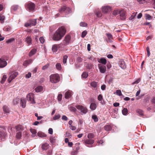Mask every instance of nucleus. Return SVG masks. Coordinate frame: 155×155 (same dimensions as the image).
Instances as JSON below:
<instances>
[{"instance_id":"obj_28","label":"nucleus","mask_w":155,"mask_h":155,"mask_svg":"<svg viewBox=\"0 0 155 155\" xmlns=\"http://www.w3.org/2000/svg\"><path fill=\"white\" fill-rule=\"evenodd\" d=\"M136 112L140 116L143 115V112L142 110L140 109H137L136 110Z\"/></svg>"},{"instance_id":"obj_23","label":"nucleus","mask_w":155,"mask_h":155,"mask_svg":"<svg viewBox=\"0 0 155 155\" xmlns=\"http://www.w3.org/2000/svg\"><path fill=\"white\" fill-rule=\"evenodd\" d=\"M35 91L37 92H39L42 91L43 87L42 86H39L35 88Z\"/></svg>"},{"instance_id":"obj_27","label":"nucleus","mask_w":155,"mask_h":155,"mask_svg":"<svg viewBox=\"0 0 155 155\" xmlns=\"http://www.w3.org/2000/svg\"><path fill=\"white\" fill-rule=\"evenodd\" d=\"M36 51V50L35 49H32L29 53V56L30 57L32 56L33 54L35 53Z\"/></svg>"},{"instance_id":"obj_17","label":"nucleus","mask_w":155,"mask_h":155,"mask_svg":"<svg viewBox=\"0 0 155 155\" xmlns=\"http://www.w3.org/2000/svg\"><path fill=\"white\" fill-rule=\"evenodd\" d=\"M98 62L104 65L106 64L107 63L106 60L104 58H101L100 59L98 60Z\"/></svg>"},{"instance_id":"obj_49","label":"nucleus","mask_w":155,"mask_h":155,"mask_svg":"<svg viewBox=\"0 0 155 155\" xmlns=\"http://www.w3.org/2000/svg\"><path fill=\"white\" fill-rule=\"evenodd\" d=\"M106 35H107L109 39H110L112 38V35L110 33H106Z\"/></svg>"},{"instance_id":"obj_7","label":"nucleus","mask_w":155,"mask_h":155,"mask_svg":"<svg viewBox=\"0 0 155 155\" xmlns=\"http://www.w3.org/2000/svg\"><path fill=\"white\" fill-rule=\"evenodd\" d=\"M34 94L32 93H29L26 96V98L28 101L30 102L31 103L34 104L35 103L34 99Z\"/></svg>"},{"instance_id":"obj_24","label":"nucleus","mask_w":155,"mask_h":155,"mask_svg":"<svg viewBox=\"0 0 155 155\" xmlns=\"http://www.w3.org/2000/svg\"><path fill=\"white\" fill-rule=\"evenodd\" d=\"M21 101L22 107L23 108L25 107L26 106V101L24 99H21Z\"/></svg>"},{"instance_id":"obj_21","label":"nucleus","mask_w":155,"mask_h":155,"mask_svg":"<svg viewBox=\"0 0 155 155\" xmlns=\"http://www.w3.org/2000/svg\"><path fill=\"white\" fill-rule=\"evenodd\" d=\"M84 143L86 144H92L94 143V140L92 139H87L84 141Z\"/></svg>"},{"instance_id":"obj_5","label":"nucleus","mask_w":155,"mask_h":155,"mask_svg":"<svg viewBox=\"0 0 155 155\" xmlns=\"http://www.w3.org/2000/svg\"><path fill=\"white\" fill-rule=\"evenodd\" d=\"M25 7L27 10L29 11H31L35 9V5L34 3L31 2H29L25 4Z\"/></svg>"},{"instance_id":"obj_10","label":"nucleus","mask_w":155,"mask_h":155,"mask_svg":"<svg viewBox=\"0 0 155 155\" xmlns=\"http://www.w3.org/2000/svg\"><path fill=\"white\" fill-rule=\"evenodd\" d=\"M98 67L101 73L104 74L106 72V68L104 65L99 64H98Z\"/></svg>"},{"instance_id":"obj_6","label":"nucleus","mask_w":155,"mask_h":155,"mask_svg":"<svg viewBox=\"0 0 155 155\" xmlns=\"http://www.w3.org/2000/svg\"><path fill=\"white\" fill-rule=\"evenodd\" d=\"M18 72L17 71H12L9 73V76L8 79V83L11 82V81L18 75Z\"/></svg>"},{"instance_id":"obj_12","label":"nucleus","mask_w":155,"mask_h":155,"mask_svg":"<svg viewBox=\"0 0 155 155\" xmlns=\"http://www.w3.org/2000/svg\"><path fill=\"white\" fill-rule=\"evenodd\" d=\"M111 10L110 7L108 6H106L103 7L102 8L103 12L106 13L110 12Z\"/></svg>"},{"instance_id":"obj_33","label":"nucleus","mask_w":155,"mask_h":155,"mask_svg":"<svg viewBox=\"0 0 155 155\" xmlns=\"http://www.w3.org/2000/svg\"><path fill=\"white\" fill-rule=\"evenodd\" d=\"M61 117V116L60 115L58 114H55L54 116L53 117V119L54 120H56L60 118Z\"/></svg>"},{"instance_id":"obj_50","label":"nucleus","mask_w":155,"mask_h":155,"mask_svg":"<svg viewBox=\"0 0 155 155\" xmlns=\"http://www.w3.org/2000/svg\"><path fill=\"white\" fill-rule=\"evenodd\" d=\"M14 40V39L13 38H11L8 40L6 42L8 44H9L10 43H11Z\"/></svg>"},{"instance_id":"obj_4","label":"nucleus","mask_w":155,"mask_h":155,"mask_svg":"<svg viewBox=\"0 0 155 155\" xmlns=\"http://www.w3.org/2000/svg\"><path fill=\"white\" fill-rule=\"evenodd\" d=\"M71 42V37L69 35H67L65 37L62 43H60L62 46H65Z\"/></svg>"},{"instance_id":"obj_20","label":"nucleus","mask_w":155,"mask_h":155,"mask_svg":"<svg viewBox=\"0 0 155 155\" xmlns=\"http://www.w3.org/2000/svg\"><path fill=\"white\" fill-rule=\"evenodd\" d=\"M97 105L96 104L92 103L91 104L90 108L92 110H94L96 108Z\"/></svg>"},{"instance_id":"obj_61","label":"nucleus","mask_w":155,"mask_h":155,"mask_svg":"<svg viewBox=\"0 0 155 155\" xmlns=\"http://www.w3.org/2000/svg\"><path fill=\"white\" fill-rule=\"evenodd\" d=\"M30 130L31 133L33 134H35L37 133L35 129H31Z\"/></svg>"},{"instance_id":"obj_40","label":"nucleus","mask_w":155,"mask_h":155,"mask_svg":"<svg viewBox=\"0 0 155 155\" xmlns=\"http://www.w3.org/2000/svg\"><path fill=\"white\" fill-rule=\"evenodd\" d=\"M91 85L92 87H96L97 86V83L96 82L93 81L91 83Z\"/></svg>"},{"instance_id":"obj_58","label":"nucleus","mask_w":155,"mask_h":155,"mask_svg":"<svg viewBox=\"0 0 155 155\" xmlns=\"http://www.w3.org/2000/svg\"><path fill=\"white\" fill-rule=\"evenodd\" d=\"M48 133L50 134H53V129L51 128H50L48 129Z\"/></svg>"},{"instance_id":"obj_36","label":"nucleus","mask_w":155,"mask_h":155,"mask_svg":"<svg viewBox=\"0 0 155 155\" xmlns=\"http://www.w3.org/2000/svg\"><path fill=\"white\" fill-rule=\"evenodd\" d=\"M6 76L5 75H4L2 78V80L1 81V82L2 84H3L4 83L5 81L6 80Z\"/></svg>"},{"instance_id":"obj_15","label":"nucleus","mask_w":155,"mask_h":155,"mask_svg":"<svg viewBox=\"0 0 155 155\" xmlns=\"http://www.w3.org/2000/svg\"><path fill=\"white\" fill-rule=\"evenodd\" d=\"M120 14V18L122 20H124L126 18L125 15V12L123 10L120 11L119 12Z\"/></svg>"},{"instance_id":"obj_25","label":"nucleus","mask_w":155,"mask_h":155,"mask_svg":"<svg viewBox=\"0 0 155 155\" xmlns=\"http://www.w3.org/2000/svg\"><path fill=\"white\" fill-rule=\"evenodd\" d=\"M3 109L5 113L8 114L9 113V110L8 107L7 106H4Z\"/></svg>"},{"instance_id":"obj_48","label":"nucleus","mask_w":155,"mask_h":155,"mask_svg":"<svg viewBox=\"0 0 155 155\" xmlns=\"http://www.w3.org/2000/svg\"><path fill=\"white\" fill-rule=\"evenodd\" d=\"M116 94L117 95H118L119 96L122 95V94L121 93V92L120 90H118L116 91Z\"/></svg>"},{"instance_id":"obj_54","label":"nucleus","mask_w":155,"mask_h":155,"mask_svg":"<svg viewBox=\"0 0 155 155\" xmlns=\"http://www.w3.org/2000/svg\"><path fill=\"white\" fill-rule=\"evenodd\" d=\"M62 97V95L61 94H59L58 96V101H60L61 100Z\"/></svg>"},{"instance_id":"obj_31","label":"nucleus","mask_w":155,"mask_h":155,"mask_svg":"<svg viewBox=\"0 0 155 155\" xmlns=\"http://www.w3.org/2000/svg\"><path fill=\"white\" fill-rule=\"evenodd\" d=\"M104 129L107 131H109L111 129V127L109 125H106L104 127Z\"/></svg>"},{"instance_id":"obj_62","label":"nucleus","mask_w":155,"mask_h":155,"mask_svg":"<svg viewBox=\"0 0 155 155\" xmlns=\"http://www.w3.org/2000/svg\"><path fill=\"white\" fill-rule=\"evenodd\" d=\"M5 19V17L3 15H0V21H3Z\"/></svg>"},{"instance_id":"obj_51","label":"nucleus","mask_w":155,"mask_h":155,"mask_svg":"<svg viewBox=\"0 0 155 155\" xmlns=\"http://www.w3.org/2000/svg\"><path fill=\"white\" fill-rule=\"evenodd\" d=\"M39 40L42 44H43L45 41V40L43 37H41L39 38Z\"/></svg>"},{"instance_id":"obj_9","label":"nucleus","mask_w":155,"mask_h":155,"mask_svg":"<svg viewBox=\"0 0 155 155\" xmlns=\"http://www.w3.org/2000/svg\"><path fill=\"white\" fill-rule=\"evenodd\" d=\"M60 12H64L66 14H68L71 12V9L68 7H66L65 5H64L63 7L59 9Z\"/></svg>"},{"instance_id":"obj_37","label":"nucleus","mask_w":155,"mask_h":155,"mask_svg":"<svg viewBox=\"0 0 155 155\" xmlns=\"http://www.w3.org/2000/svg\"><path fill=\"white\" fill-rule=\"evenodd\" d=\"M88 76V74L86 72H84L81 75L82 77L84 78H87Z\"/></svg>"},{"instance_id":"obj_30","label":"nucleus","mask_w":155,"mask_h":155,"mask_svg":"<svg viewBox=\"0 0 155 155\" xmlns=\"http://www.w3.org/2000/svg\"><path fill=\"white\" fill-rule=\"evenodd\" d=\"M21 133L20 131L17 133L16 135V138L18 139H19L21 138Z\"/></svg>"},{"instance_id":"obj_42","label":"nucleus","mask_w":155,"mask_h":155,"mask_svg":"<svg viewBox=\"0 0 155 155\" xmlns=\"http://www.w3.org/2000/svg\"><path fill=\"white\" fill-rule=\"evenodd\" d=\"M87 31H83L81 34V37L82 38H84L87 34Z\"/></svg>"},{"instance_id":"obj_29","label":"nucleus","mask_w":155,"mask_h":155,"mask_svg":"<svg viewBox=\"0 0 155 155\" xmlns=\"http://www.w3.org/2000/svg\"><path fill=\"white\" fill-rule=\"evenodd\" d=\"M92 118L95 122H97L98 120V118L96 115H92Z\"/></svg>"},{"instance_id":"obj_46","label":"nucleus","mask_w":155,"mask_h":155,"mask_svg":"<svg viewBox=\"0 0 155 155\" xmlns=\"http://www.w3.org/2000/svg\"><path fill=\"white\" fill-rule=\"evenodd\" d=\"M5 30L6 31H10L11 29V28L9 26H7L4 28Z\"/></svg>"},{"instance_id":"obj_56","label":"nucleus","mask_w":155,"mask_h":155,"mask_svg":"<svg viewBox=\"0 0 155 155\" xmlns=\"http://www.w3.org/2000/svg\"><path fill=\"white\" fill-rule=\"evenodd\" d=\"M97 16L98 17H100L102 16V14L101 12H97L96 13Z\"/></svg>"},{"instance_id":"obj_47","label":"nucleus","mask_w":155,"mask_h":155,"mask_svg":"<svg viewBox=\"0 0 155 155\" xmlns=\"http://www.w3.org/2000/svg\"><path fill=\"white\" fill-rule=\"evenodd\" d=\"M69 108L70 110L72 112H75L77 110L76 109L73 107H69Z\"/></svg>"},{"instance_id":"obj_19","label":"nucleus","mask_w":155,"mask_h":155,"mask_svg":"<svg viewBox=\"0 0 155 155\" xmlns=\"http://www.w3.org/2000/svg\"><path fill=\"white\" fill-rule=\"evenodd\" d=\"M32 60L31 59L25 61L23 64V65L24 66L26 67L29 64L32 63Z\"/></svg>"},{"instance_id":"obj_43","label":"nucleus","mask_w":155,"mask_h":155,"mask_svg":"<svg viewBox=\"0 0 155 155\" xmlns=\"http://www.w3.org/2000/svg\"><path fill=\"white\" fill-rule=\"evenodd\" d=\"M15 128L17 130H19L22 129V126L21 125L17 126L15 127Z\"/></svg>"},{"instance_id":"obj_13","label":"nucleus","mask_w":155,"mask_h":155,"mask_svg":"<svg viewBox=\"0 0 155 155\" xmlns=\"http://www.w3.org/2000/svg\"><path fill=\"white\" fill-rule=\"evenodd\" d=\"M73 92L71 91H67L65 93V98L66 99H69L71 97Z\"/></svg>"},{"instance_id":"obj_55","label":"nucleus","mask_w":155,"mask_h":155,"mask_svg":"<svg viewBox=\"0 0 155 155\" xmlns=\"http://www.w3.org/2000/svg\"><path fill=\"white\" fill-rule=\"evenodd\" d=\"M147 56L148 57H149L150 55V49L148 47H147Z\"/></svg>"},{"instance_id":"obj_60","label":"nucleus","mask_w":155,"mask_h":155,"mask_svg":"<svg viewBox=\"0 0 155 155\" xmlns=\"http://www.w3.org/2000/svg\"><path fill=\"white\" fill-rule=\"evenodd\" d=\"M31 74L30 72H29L26 75L25 77L27 78H29L31 77Z\"/></svg>"},{"instance_id":"obj_32","label":"nucleus","mask_w":155,"mask_h":155,"mask_svg":"<svg viewBox=\"0 0 155 155\" xmlns=\"http://www.w3.org/2000/svg\"><path fill=\"white\" fill-rule=\"evenodd\" d=\"M127 113L128 110L126 108H124L122 110V113L124 115H127Z\"/></svg>"},{"instance_id":"obj_3","label":"nucleus","mask_w":155,"mask_h":155,"mask_svg":"<svg viewBox=\"0 0 155 155\" xmlns=\"http://www.w3.org/2000/svg\"><path fill=\"white\" fill-rule=\"evenodd\" d=\"M75 107L80 111L81 114H86L88 110L86 107L81 105H76Z\"/></svg>"},{"instance_id":"obj_38","label":"nucleus","mask_w":155,"mask_h":155,"mask_svg":"<svg viewBox=\"0 0 155 155\" xmlns=\"http://www.w3.org/2000/svg\"><path fill=\"white\" fill-rule=\"evenodd\" d=\"M94 134L92 133H89L87 135V138L90 139L94 138Z\"/></svg>"},{"instance_id":"obj_44","label":"nucleus","mask_w":155,"mask_h":155,"mask_svg":"<svg viewBox=\"0 0 155 155\" xmlns=\"http://www.w3.org/2000/svg\"><path fill=\"white\" fill-rule=\"evenodd\" d=\"M80 25L81 27H86L87 25V24L85 22H81Z\"/></svg>"},{"instance_id":"obj_2","label":"nucleus","mask_w":155,"mask_h":155,"mask_svg":"<svg viewBox=\"0 0 155 155\" xmlns=\"http://www.w3.org/2000/svg\"><path fill=\"white\" fill-rule=\"evenodd\" d=\"M60 77L58 74H56L51 75L50 77V81L52 83H55L59 81Z\"/></svg>"},{"instance_id":"obj_41","label":"nucleus","mask_w":155,"mask_h":155,"mask_svg":"<svg viewBox=\"0 0 155 155\" xmlns=\"http://www.w3.org/2000/svg\"><path fill=\"white\" fill-rule=\"evenodd\" d=\"M18 8V6L17 5H14L12 6L11 7V9L14 10L16 11Z\"/></svg>"},{"instance_id":"obj_11","label":"nucleus","mask_w":155,"mask_h":155,"mask_svg":"<svg viewBox=\"0 0 155 155\" xmlns=\"http://www.w3.org/2000/svg\"><path fill=\"white\" fill-rule=\"evenodd\" d=\"M62 46L61 44H59L58 45H53L52 48V50L53 52H56L58 48H59Z\"/></svg>"},{"instance_id":"obj_22","label":"nucleus","mask_w":155,"mask_h":155,"mask_svg":"<svg viewBox=\"0 0 155 155\" xmlns=\"http://www.w3.org/2000/svg\"><path fill=\"white\" fill-rule=\"evenodd\" d=\"M120 67L122 69H124L126 68V66L124 61H121L119 63Z\"/></svg>"},{"instance_id":"obj_57","label":"nucleus","mask_w":155,"mask_h":155,"mask_svg":"<svg viewBox=\"0 0 155 155\" xmlns=\"http://www.w3.org/2000/svg\"><path fill=\"white\" fill-rule=\"evenodd\" d=\"M62 119L63 120H64L67 121L68 120L67 117L65 115H63L62 117Z\"/></svg>"},{"instance_id":"obj_26","label":"nucleus","mask_w":155,"mask_h":155,"mask_svg":"<svg viewBox=\"0 0 155 155\" xmlns=\"http://www.w3.org/2000/svg\"><path fill=\"white\" fill-rule=\"evenodd\" d=\"M48 148V145L47 143H45L42 145V148L43 150H46Z\"/></svg>"},{"instance_id":"obj_64","label":"nucleus","mask_w":155,"mask_h":155,"mask_svg":"<svg viewBox=\"0 0 155 155\" xmlns=\"http://www.w3.org/2000/svg\"><path fill=\"white\" fill-rule=\"evenodd\" d=\"M106 85L103 84L101 86V88L102 90H104L106 88Z\"/></svg>"},{"instance_id":"obj_1","label":"nucleus","mask_w":155,"mask_h":155,"mask_svg":"<svg viewBox=\"0 0 155 155\" xmlns=\"http://www.w3.org/2000/svg\"><path fill=\"white\" fill-rule=\"evenodd\" d=\"M66 32L64 27H61L59 28L54 33L52 39L55 41H59L61 40Z\"/></svg>"},{"instance_id":"obj_45","label":"nucleus","mask_w":155,"mask_h":155,"mask_svg":"<svg viewBox=\"0 0 155 155\" xmlns=\"http://www.w3.org/2000/svg\"><path fill=\"white\" fill-rule=\"evenodd\" d=\"M119 12H120V11L117 10H114L113 12V14L114 15H117L118 14H119Z\"/></svg>"},{"instance_id":"obj_63","label":"nucleus","mask_w":155,"mask_h":155,"mask_svg":"<svg viewBox=\"0 0 155 155\" xmlns=\"http://www.w3.org/2000/svg\"><path fill=\"white\" fill-rule=\"evenodd\" d=\"M113 105L115 107H117L119 105V103L115 102L113 104Z\"/></svg>"},{"instance_id":"obj_52","label":"nucleus","mask_w":155,"mask_h":155,"mask_svg":"<svg viewBox=\"0 0 155 155\" xmlns=\"http://www.w3.org/2000/svg\"><path fill=\"white\" fill-rule=\"evenodd\" d=\"M49 66V64H48L46 65L43 66L42 68V69L43 70H45L46 69H47Z\"/></svg>"},{"instance_id":"obj_16","label":"nucleus","mask_w":155,"mask_h":155,"mask_svg":"<svg viewBox=\"0 0 155 155\" xmlns=\"http://www.w3.org/2000/svg\"><path fill=\"white\" fill-rule=\"evenodd\" d=\"M25 41L28 44V45L32 44V39L30 36L27 37L25 39Z\"/></svg>"},{"instance_id":"obj_59","label":"nucleus","mask_w":155,"mask_h":155,"mask_svg":"<svg viewBox=\"0 0 155 155\" xmlns=\"http://www.w3.org/2000/svg\"><path fill=\"white\" fill-rule=\"evenodd\" d=\"M69 127L71 129L73 130H75L76 129V127L75 126L72 125L69 126Z\"/></svg>"},{"instance_id":"obj_14","label":"nucleus","mask_w":155,"mask_h":155,"mask_svg":"<svg viewBox=\"0 0 155 155\" xmlns=\"http://www.w3.org/2000/svg\"><path fill=\"white\" fill-rule=\"evenodd\" d=\"M7 65V63L5 59L0 58V68H3Z\"/></svg>"},{"instance_id":"obj_53","label":"nucleus","mask_w":155,"mask_h":155,"mask_svg":"<svg viewBox=\"0 0 155 155\" xmlns=\"http://www.w3.org/2000/svg\"><path fill=\"white\" fill-rule=\"evenodd\" d=\"M137 1L140 4H143L145 2V0H137Z\"/></svg>"},{"instance_id":"obj_35","label":"nucleus","mask_w":155,"mask_h":155,"mask_svg":"<svg viewBox=\"0 0 155 155\" xmlns=\"http://www.w3.org/2000/svg\"><path fill=\"white\" fill-rule=\"evenodd\" d=\"M68 58V56L66 55L64 56L63 58V62L64 64H65L66 63L67 60Z\"/></svg>"},{"instance_id":"obj_34","label":"nucleus","mask_w":155,"mask_h":155,"mask_svg":"<svg viewBox=\"0 0 155 155\" xmlns=\"http://www.w3.org/2000/svg\"><path fill=\"white\" fill-rule=\"evenodd\" d=\"M56 67L57 69L58 70H60L61 69V65L59 63H58L56 64Z\"/></svg>"},{"instance_id":"obj_8","label":"nucleus","mask_w":155,"mask_h":155,"mask_svg":"<svg viewBox=\"0 0 155 155\" xmlns=\"http://www.w3.org/2000/svg\"><path fill=\"white\" fill-rule=\"evenodd\" d=\"M36 19H34L30 20L29 21L25 24V26L27 27H31L32 26H34L36 24Z\"/></svg>"},{"instance_id":"obj_18","label":"nucleus","mask_w":155,"mask_h":155,"mask_svg":"<svg viewBox=\"0 0 155 155\" xmlns=\"http://www.w3.org/2000/svg\"><path fill=\"white\" fill-rule=\"evenodd\" d=\"M97 99L99 101H100L101 103L102 104H105V102L103 100L102 96L101 94H99L98 96L97 97Z\"/></svg>"},{"instance_id":"obj_39","label":"nucleus","mask_w":155,"mask_h":155,"mask_svg":"<svg viewBox=\"0 0 155 155\" xmlns=\"http://www.w3.org/2000/svg\"><path fill=\"white\" fill-rule=\"evenodd\" d=\"M145 15V19L146 20H150L152 18V17L149 14H146Z\"/></svg>"}]
</instances>
